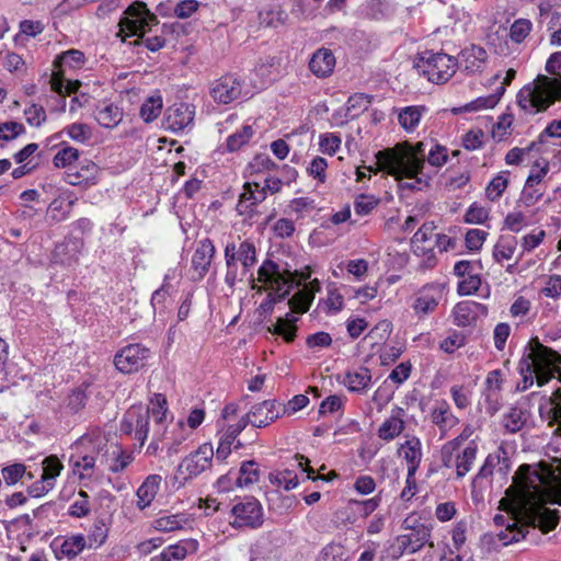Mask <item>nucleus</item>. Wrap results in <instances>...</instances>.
Listing matches in <instances>:
<instances>
[{"mask_svg": "<svg viewBox=\"0 0 561 561\" xmlns=\"http://www.w3.org/2000/svg\"><path fill=\"white\" fill-rule=\"evenodd\" d=\"M546 71L560 76V79L539 75L535 83L525 85L517 95L518 105L527 113L546 111L556 101L561 100V51L549 57Z\"/></svg>", "mask_w": 561, "mask_h": 561, "instance_id": "obj_1", "label": "nucleus"}, {"mask_svg": "<svg viewBox=\"0 0 561 561\" xmlns=\"http://www.w3.org/2000/svg\"><path fill=\"white\" fill-rule=\"evenodd\" d=\"M426 144L419 141L397 144L392 148L379 150L376 154L377 170L383 171L394 179L422 174L426 158Z\"/></svg>", "mask_w": 561, "mask_h": 561, "instance_id": "obj_2", "label": "nucleus"}, {"mask_svg": "<svg viewBox=\"0 0 561 561\" xmlns=\"http://www.w3.org/2000/svg\"><path fill=\"white\" fill-rule=\"evenodd\" d=\"M107 454L108 445L104 436L100 432L88 433L71 445L69 465L79 479H90L96 462L103 465L104 460L107 461Z\"/></svg>", "mask_w": 561, "mask_h": 561, "instance_id": "obj_3", "label": "nucleus"}, {"mask_svg": "<svg viewBox=\"0 0 561 561\" xmlns=\"http://www.w3.org/2000/svg\"><path fill=\"white\" fill-rule=\"evenodd\" d=\"M309 277V273L298 274L297 271L294 273L288 270L280 271L279 266L271 260L264 261L257 271L259 282L272 289L268 297L272 298L274 304L283 300L295 285H299L301 280Z\"/></svg>", "mask_w": 561, "mask_h": 561, "instance_id": "obj_4", "label": "nucleus"}, {"mask_svg": "<svg viewBox=\"0 0 561 561\" xmlns=\"http://www.w3.org/2000/svg\"><path fill=\"white\" fill-rule=\"evenodd\" d=\"M419 73L424 75L428 81L440 84L447 82L456 72L457 60L445 53L423 51L414 60Z\"/></svg>", "mask_w": 561, "mask_h": 561, "instance_id": "obj_5", "label": "nucleus"}, {"mask_svg": "<svg viewBox=\"0 0 561 561\" xmlns=\"http://www.w3.org/2000/svg\"><path fill=\"white\" fill-rule=\"evenodd\" d=\"M124 14L125 16L118 23L119 32L117 33L118 36H123V41L127 36L144 38L146 26L158 24L157 16L148 10L145 2H134Z\"/></svg>", "mask_w": 561, "mask_h": 561, "instance_id": "obj_6", "label": "nucleus"}, {"mask_svg": "<svg viewBox=\"0 0 561 561\" xmlns=\"http://www.w3.org/2000/svg\"><path fill=\"white\" fill-rule=\"evenodd\" d=\"M477 454L478 445L473 440L462 447L443 445L440 448V461L445 468L455 469L457 479H462L471 471Z\"/></svg>", "mask_w": 561, "mask_h": 561, "instance_id": "obj_7", "label": "nucleus"}, {"mask_svg": "<svg viewBox=\"0 0 561 561\" xmlns=\"http://www.w3.org/2000/svg\"><path fill=\"white\" fill-rule=\"evenodd\" d=\"M399 535L388 548L392 559H399L404 553L413 554L430 542L432 528L428 525L416 526V529L405 530Z\"/></svg>", "mask_w": 561, "mask_h": 561, "instance_id": "obj_8", "label": "nucleus"}, {"mask_svg": "<svg viewBox=\"0 0 561 561\" xmlns=\"http://www.w3.org/2000/svg\"><path fill=\"white\" fill-rule=\"evenodd\" d=\"M233 528H259L263 524V510L254 497H244L231 508Z\"/></svg>", "mask_w": 561, "mask_h": 561, "instance_id": "obj_9", "label": "nucleus"}, {"mask_svg": "<svg viewBox=\"0 0 561 561\" xmlns=\"http://www.w3.org/2000/svg\"><path fill=\"white\" fill-rule=\"evenodd\" d=\"M514 485L520 499L526 503L539 500L543 493L542 477L537 471L531 470L528 465L518 468L514 476Z\"/></svg>", "mask_w": 561, "mask_h": 561, "instance_id": "obj_10", "label": "nucleus"}, {"mask_svg": "<svg viewBox=\"0 0 561 561\" xmlns=\"http://www.w3.org/2000/svg\"><path fill=\"white\" fill-rule=\"evenodd\" d=\"M214 450L211 445L204 444L186 456L178 467V474L184 480L193 479L211 467Z\"/></svg>", "mask_w": 561, "mask_h": 561, "instance_id": "obj_11", "label": "nucleus"}, {"mask_svg": "<svg viewBox=\"0 0 561 561\" xmlns=\"http://www.w3.org/2000/svg\"><path fill=\"white\" fill-rule=\"evenodd\" d=\"M121 432L126 435L135 434L140 445H144L149 433V409L142 405L130 407L121 422Z\"/></svg>", "mask_w": 561, "mask_h": 561, "instance_id": "obj_12", "label": "nucleus"}, {"mask_svg": "<svg viewBox=\"0 0 561 561\" xmlns=\"http://www.w3.org/2000/svg\"><path fill=\"white\" fill-rule=\"evenodd\" d=\"M149 355V348L140 344H129L115 355L114 364L123 374H131L145 366Z\"/></svg>", "mask_w": 561, "mask_h": 561, "instance_id": "obj_13", "label": "nucleus"}, {"mask_svg": "<svg viewBox=\"0 0 561 561\" xmlns=\"http://www.w3.org/2000/svg\"><path fill=\"white\" fill-rule=\"evenodd\" d=\"M282 415V403L276 400H266L252 407L245 414L254 427H265Z\"/></svg>", "mask_w": 561, "mask_h": 561, "instance_id": "obj_14", "label": "nucleus"}, {"mask_svg": "<svg viewBox=\"0 0 561 561\" xmlns=\"http://www.w3.org/2000/svg\"><path fill=\"white\" fill-rule=\"evenodd\" d=\"M266 198L265 188H261L256 182H247L243 192L239 196L237 211L239 215L252 218L255 214V206Z\"/></svg>", "mask_w": 561, "mask_h": 561, "instance_id": "obj_15", "label": "nucleus"}, {"mask_svg": "<svg viewBox=\"0 0 561 561\" xmlns=\"http://www.w3.org/2000/svg\"><path fill=\"white\" fill-rule=\"evenodd\" d=\"M195 115L194 106L187 103H180L169 107L165 112V128L172 131H181L193 123Z\"/></svg>", "mask_w": 561, "mask_h": 561, "instance_id": "obj_16", "label": "nucleus"}, {"mask_svg": "<svg viewBox=\"0 0 561 561\" xmlns=\"http://www.w3.org/2000/svg\"><path fill=\"white\" fill-rule=\"evenodd\" d=\"M488 59L485 49L478 45H471L461 50L459 58L456 59L458 67L469 75H473L483 70Z\"/></svg>", "mask_w": 561, "mask_h": 561, "instance_id": "obj_17", "label": "nucleus"}, {"mask_svg": "<svg viewBox=\"0 0 561 561\" xmlns=\"http://www.w3.org/2000/svg\"><path fill=\"white\" fill-rule=\"evenodd\" d=\"M405 410L401 407H393L389 417H387L378 428V437L390 442L401 435L405 428Z\"/></svg>", "mask_w": 561, "mask_h": 561, "instance_id": "obj_18", "label": "nucleus"}, {"mask_svg": "<svg viewBox=\"0 0 561 561\" xmlns=\"http://www.w3.org/2000/svg\"><path fill=\"white\" fill-rule=\"evenodd\" d=\"M53 547L57 559L72 560L87 548V538L82 534L56 538Z\"/></svg>", "mask_w": 561, "mask_h": 561, "instance_id": "obj_19", "label": "nucleus"}, {"mask_svg": "<svg viewBox=\"0 0 561 561\" xmlns=\"http://www.w3.org/2000/svg\"><path fill=\"white\" fill-rule=\"evenodd\" d=\"M210 93L216 102L228 104L240 96L241 85L233 76H224L215 82Z\"/></svg>", "mask_w": 561, "mask_h": 561, "instance_id": "obj_20", "label": "nucleus"}, {"mask_svg": "<svg viewBox=\"0 0 561 561\" xmlns=\"http://www.w3.org/2000/svg\"><path fill=\"white\" fill-rule=\"evenodd\" d=\"M430 416L432 423L438 427L440 438L445 437L459 423V419L453 413L450 405L445 400L435 403Z\"/></svg>", "mask_w": 561, "mask_h": 561, "instance_id": "obj_21", "label": "nucleus"}, {"mask_svg": "<svg viewBox=\"0 0 561 561\" xmlns=\"http://www.w3.org/2000/svg\"><path fill=\"white\" fill-rule=\"evenodd\" d=\"M320 283L318 279L311 280L304 288L299 289L289 300L288 305L290 310L285 316L291 313H305L309 310L310 305L314 298V293L319 291Z\"/></svg>", "mask_w": 561, "mask_h": 561, "instance_id": "obj_22", "label": "nucleus"}, {"mask_svg": "<svg viewBox=\"0 0 561 561\" xmlns=\"http://www.w3.org/2000/svg\"><path fill=\"white\" fill-rule=\"evenodd\" d=\"M408 465L409 477H414L422 461V443L419 437L410 436L398 449Z\"/></svg>", "mask_w": 561, "mask_h": 561, "instance_id": "obj_23", "label": "nucleus"}, {"mask_svg": "<svg viewBox=\"0 0 561 561\" xmlns=\"http://www.w3.org/2000/svg\"><path fill=\"white\" fill-rule=\"evenodd\" d=\"M198 542L195 539L180 540L165 547L161 553L152 557L150 561H182L188 553L197 551Z\"/></svg>", "mask_w": 561, "mask_h": 561, "instance_id": "obj_24", "label": "nucleus"}, {"mask_svg": "<svg viewBox=\"0 0 561 561\" xmlns=\"http://www.w3.org/2000/svg\"><path fill=\"white\" fill-rule=\"evenodd\" d=\"M215 252V245L211 240L204 239L199 241L192 257V267L198 278H203L208 272Z\"/></svg>", "mask_w": 561, "mask_h": 561, "instance_id": "obj_25", "label": "nucleus"}, {"mask_svg": "<svg viewBox=\"0 0 561 561\" xmlns=\"http://www.w3.org/2000/svg\"><path fill=\"white\" fill-rule=\"evenodd\" d=\"M335 57L333 53L328 48L318 49L309 61L310 71L318 78L329 77L334 69Z\"/></svg>", "mask_w": 561, "mask_h": 561, "instance_id": "obj_26", "label": "nucleus"}, {"mask_svg": "<svg viewBox=\"0 0 561 561\" xmlns=\"http://www.w3.org/2000/svg\"><path fill=\"white\" fill-rule=\"evenodd\" d=\"M80 242L77 240H68L55 247L53 252V261L56 264L71 266L79 260Z\"/></svg>", "mask_w": 561, "mask_h": 561, "instance_id": "obj_27", "label": "nucleus"}, {"mask_svg": "<svg viewBox=\"0 0 561 561\" xmlns=\"http://www.w3.org/2000/svg\"><path fill=\"white\" fill-rule=\"evenodd\" d=\"M162 478L159 474H151L140 484L137 490V506L145 510L154 500L161 484Z\"/></svg>", "mask_w": 561, "mask_h": 561, "instance_id": "obj_28", "label": "nucleus"}, {"mask_svg": "<svg viewBox=\"0 0 561 561\" xmlns=\"http://www.w3.org/2000/svg\"><path fill=\"white\" fill-rule=\"evenodd\" d=\"M299 318H267L266 327L272 334L282 335L286 341H293L296 334V321Z\"/></svg>", "mask_w": 561, "mask_h": 561, "instance_id": "obj_29", "label": "nucleus"}, {"mask_svg": "<svg viewBox=\"0 0 561 561\" xmlns=\"http://www.w3.org/2000/svg\"><path fill=\"white\" fill-rule=\"evenodd\" d=\"M188 526H191V520L186 514L165 515L153 522L154 529L163 533L185 529Z\"/></svg>", "mask_w": 561, "mask_h": 561, "instance_id": "obj_30", "label": "nucleus"}, {"mask_svg": "<svg viewBox=\"0 0 561 561\" xmlns=\"http://www.w3.org/2000/svg\"><path fill=\"white\" fill-rule=\"evenodd\" d=\"M96 122L105 128L116 127L123 119V111L114 104L98 107L94 112Z\"/></svg>", "mask_w": 561, "mask_h": 561, "instance_id": "obj_31", "label": "nucleus"}, {"mask_svg": "<svg viewBox=\"0 0 561 561\" xmlns=\"http://www.w3.org/2000/svg\"><path fill=\"white\" fill-rule=\"evenodd\" d=\"M371 374L366 367L348 371L344 378V385L352 392H364L370 385Z\"/></svg>", "mask_w": 561, "mask_h": 561, "instance_id": "obj_32", "label": "nucleus"}, {"mask_svg": "<svg viewBox=\"0 0 561 561\" xmlns=\"http://www.w3.org/2000/svg\"><path fill=\"white\" fill-rule=\"evenodd\" d=\"M530 519L534 528L538 527L542 533H549L559 524L560 515L558 511L539 507Z\"/></svg>", "mask_w": 561, "mask_h": 561, "instance_id": "obj_33", "label": "nucleus"}, {"mask_svg": "<svg viewBox=\"0 0 561 561\" xmlns=\"http://www.w3.org/2000/svg\"><path fill=\"white\" fill-rule=\"evenodd\" d=\"M162 33H163V35H154V36L144 38L142 42H144L145 46L151 51H157L165 45V43L168 41L165 37L167 34L180 35V34L184 33V26H183V24H181L179 22H175L172 24H163Z\"/></svg>", "mask_w": 561, "mask_h": 561, "instance_id": "obj_34", "label": "nucleus"}, {"mask_svg": "<svg viewBox=\"0 0 561 561\" xmlns=\"http://www.w3.org/2000/svg\"><path fill=\"white\" fill-rule=\"evenodd\" d=\"M371 102V96L364 93H356L348 98L345 108L344 118L351 121L356 118L360 113L366 111Z\"/></svg>", "mask_w": 561, "mask_h": 561, "instance_id": "obj_35", "label": "nucleus"}, {"mask_svg": "<svg viewBox=\"0 0 561 561\" xmlns=\"http://www.w3.org/2000/svg\"><path fill=\"white\" fill-rule=\"evenodd\" d=\"M148 409L149 415L151 414L156 421L157 430L165 431L163 425L168 417V402L165 396L154 393L150 399V408Z\"/></svg>", "mask_w": 561, "mask_h": 561, "instance_id": "obj_36", "label": "nucleus"}, {"mask_svg": "<svg viewBox=\"0 0 561 561\" xmlns=\"http://www.w3.org/2000/svg\"><path fill=\"white\" fill-rule=\"evenodd\" d=\"M236 262L240 261L244 274L256 263V249L252 241L244 240L239 247L234 244Z\"/></svg>", "mask_w": 561, "mask_h": 561, "instance_id": "obj_37", "label": "nucleus"}, {"mask_svg": "<svg viewBox=\"0 0 561 561\" xmlns=\"http://www.w3.org/2000/svg\"><path fill=\"white\" fill-rule=\"evenodd\" d=\"M111 449L107 461L104 460L102 466H106L114 473L122 472L131 462V456L122 451L118 446H111Z\"/></svg>", "mask_w": 561, "mask_h": 561, "instance_id": "obj_38", "label": "nucleus"}, {"mask_svg": "<svg viewBox=\"0 0 561 561\" xmlns=\"http://www.w3.org/2000/svg\"><path fill=\"white\" fill-rule=\"evenodd\" d=\"M237 472L236 484L243 488L259 481V468L254 460L243 461Z\"/></svg>", "mask_w": 561, "mask_h": 561, "instance_id": "obj_39", "label": "nucleus"}, {"mask_svg": "<svg viewBox=\"0 0 561 561\" xmlns=\"http://www.w3.org/2000/svg\"><path fill=\"white\" fill-rule=\"evenodd\" d=\"M424 111V106H407L399 113L398 121L405 130H413L419 125Z\"/></svg>", "mask_w": 561, "mask_h": 561, "instance_id": "obj_40", "label": "nucleus"}, {"mask_svg": "<svg viewBox=\"0 0 561 561\" xmlns=\"http://www.w3.org/2000/svg\"><path fill=\"white\" fill-rule=\"evenodd\" d=\"M526 421L525 412L520 408L513 407L504 414L502 423L510 433H517L524 427Z\"/></svg>", "mask_w": 561, "mask_h": 561, "instance_id": "obj_41", "label": "nucleus"}, {"mask_svg": "<svg viewBox=\"0 0 561 561\" xmlns=\"http://www.w3.org/2000/svg\"><path fill=\"white\" fill-rule=\"evenodd\" d=\"M51 90L65 96L76 93L81 87L78 80H65L60 72H54L50 79Z\"/></svg>", "mask_w": 561, "mask_h": 561, "instance_id": "obj_42", "label": "nucleus"}, {"mask_svg": "<svg viewBox=\"0 0 561 561\" xmlns=\"http://www.w3.org/2000/svg\"><path fill=\"white\" fill-rule=\"evenodd\" d=\"M187 433L183 422H178L171 433V436H165L164 447L167 448L168 455L178 454L180 446L186 439Z\"/></svg>", "mask_w": 561, "mask_h": 561, "instance_id": "obj_43", "label": "nucleus"}, {"mask_svg": "<svg viewBox=\"0 0 561 561\" xmlns=\"http://www.w3.org/2000/svg\"><path fill=\"white\" fill-rule=\"evenodd\" d=\"M91 504L89 495L85 491H79L77 497L70 504L68 508V515L76 518H82L90 514Z\"/></svg>", "mask_w": 561, "mask_h": 561, "instance_id": "obj_44", "label": "nucleus"}, {"mask_svg": "<svg viewBox=\"0 0 561 561\" xmlns=\"http://www.w3.org/2000/svg\"><path fill=\"white\" fill-rule=\"evenodd\" d=\"M526 530L525 526H517V523L514 522L512 525H507V527L503 530H501L496 537L499 541L502 542L503 546H507L513 542H518L522 539L526 538Z\"/></svg>", "mask_w": 561, "mask_h": 561, "instance_id": "obj_45", "label": "nucleus"}, {"mask_svg": "<svg viewBox=\"0 0 561 561\" xmlns=\"http://www.w3.org/2000/svg\"><path fill=\"white\" fill-rule=\"evenodd\" d=\"M225 260L227 265V273L225 282L229 287H233L238 277V266L236 264L234 242H228L225 247Z\"/></svg>", "mask_w": 561, "mask_h": 561, "instance_id": "obj_46", "label": "nucleus"}, {"mask_svg": "<svg viewBox=\"0 0 561 561\" xmlns=\"http://www.w3.org/2000/svg\"><path fill=\"white\" fill-rule=\"evenodd\" d=\"M170 290L168 289L167 284H162L160 288H158L151 297V305L153 307L154 313L163 314L169 312V305L172 304L169 298Z\"/></svg>", "mask_w": 561, "mask_h": 561, "instance_id": "obj_47", "label": "nucleus"}, {"mask_svg": "<svg viewBox=\"0 0 561 561\" xmlns=\"http://www.w3.org/2000/svg\"><path fill=\"white\" fill-rule=\"evenodd\" d=\"M87 388L88 386L76 388L68 394L65 404L71 413H78L85 407L89 397Z\"/></svg>", "mask_w": 561, "mask_h": 561, "instance_id": "obj_48", "label": "nucleus"}, {"mask_svg": "<svg viewBox=\"0 0 561 561\" xmlns=\"http://www.w3.org/2000/svg\"><path fill=\"white\" fill-rule=\"evenodd\" d=\"M73 201L65 202L60 198H55L48 206V215L53 221L59 222L68 218Z\"/></svg>", "mask_w": 561, "mask_h": 561, "instance_id": "obj_49", "label": "nucleus"}, {"mask_svg": "<svg viewBox=\"0 0 561 561\" xmlns=\"http://www.w3.org/2000/svg\"><path fill=\"white\" fill-rule=\"evenodd\" d=\"M62 133H66L73 141L85 144L92 138V129L83 123H73L67 126Z\"/></svg>", "mask_w": 561, "mask_h": 561, "instance_id": "obj_50", "label": "nucleus"}, {"mask_svg": "<svg viewBox=\"0 0 561 561\" xmlns=\"http://www.w3.org/2000/svg\"><path fill=\"white\" fill-rule=\"evenodd\" d=\"M253 134L254 131L252 126H243L240 130L236 131L227 138V149L231 152L239 150L243 145L249 142Z\"/></svg>", "mask_w": 561, "mask_h": 561, "instance_id": "obj_51", "label": "nucleus"}, {"mask_svg": "<svg viewBox=\"0 0 561 561\" xmlns=\"http://www.w3.org/2000/svg\"><path fill=\"white\" fill-rule=\"evenodd\" d=\"M271 481L286 491L295 489L299 484L298 474L290 469L278 471L271 476Z\"/></svg>", "mask_w": 561, "mask_h": 561, "instance_id": "obj_52", "label": "nucleus"}, {"mask_svg": "<svg viewBox=\"0 0 561 561\" xmlns=\"http://www.w3.org/2000/svg\"><path fill=\"white\" fill-rule=\"evenodd\" d=\"M533 23L527 19H518L514 21L510 28V37L512 42L520 44L529 35Z\"/></svg>", "mask_w": 561, "mask_h": 561, "instance_id": "obj_53", "label": "nucleus"}, {"mask_svg": "<svg viewBox=\"0 0 561 561\" xmlns=\"http://www.w3.org/2000/svg\"><path fill=\"white\" fill-rule=\"evenodd\" d=\"M162 110V100L160 96L149 98L140 107V116L146 123L156 119Z\"/></svg>", "mask_w": 561, "mask_h": 561, "instance_id": "obj_54", "label": "nucleus"}, {"mask_svg": "<svg viewBox=\"0 0 561 561\" xmlns=\"http://www.w3.org/2000/svg\"><path fill=\"white\" fill-rule=\"evenodd\" d=\"M486 313L485 306L472 300L457 304L454 310V316H484Z\"/></svg>", "mask_w": 561, "mask_h": 561, "instance_id": "obj_55", "label": "nucleus"}, {"mask_svg": "<svg viewBox=\"0 0 561 561\" xmlns=\"http://www.w3.org/2000/svg\"><path fill=\"white\" fill-rule=\"evenodd\" d=\"M379 204L374 195L360 194L354 201V210L359 216L369 215Z\"/></svg>", "mask_w": 561, "mask_h": 561, "instance_id": "obj_56", "label": "nucleus"}, {"mask_svg": "<svg viewBox=\"0 0 561 561\" xmlns=\"http://www.w3.org/2000/svg\"><path fill=\"white\" fill-rule=\"evenodd\" d=\"M79 158V150L66 146L61 148L54 157L53 163L56 168H66L71 165Z\"/></svg>", "mask_w": 561, "mask_h": 561, "instance_id": "obj_57", "label": "nucleus"}, {"mask_svg": "<svg viewBox=\"0 0 561 561\" xmlns=\"http://www.w3.org/2000/svg\"><path fill=\"white\" fill-rule=\"evenodd\" d=\"M497 104L496 96H481L476 99L472 102L467 103L466 105L454 108V113H462V112H477L482 108H492Z\"/></svg>", "mask_w": 561, "mask_h": 561, "instance_id": "obj_58", "label": "nucleus"}, {"mask_svg": "<svg viewBox=\"0 0 561 561\" xmlns=\"http://www.w3.org/2000/svg\"><path fill=\"white\" fill-rule=\"evenodd\" d=\"M1 473L7 485H14L26 473V467L23 463L16 462L3 467Z\"/></svg>", "mask_w": 561, "mask_h": 561, "instance_id": "obj_59", "label": "nucleus"}, {"mask_svg": "<svg viewBox=\"0 0 561 561\" xmlns=\"http://www.w3.org/2000/svg\"><path fill=\"white\" fill-rule=\"evenodd\" d=\"M465 334L454 331L440 342L439 347L443 352L447 354H453L456 350L465 346Z\"/></svg>", "mask_w": 561, "mask_h": 561, "instance_id": "obj_60", "label": "nucleus"}, {"mask_svg": "<svg viewBox=\"0 0 561 561\" xmlns=\"http://www.w3.org/2000/svg\"><path fill=\"white\" fill-rule=\"evenodd\" d=\"M25 133L23 124L18 122L0 123V140L10 141Z\"/></svg>", "mask_w": 561, "mask_h": 561, "instance_id": "obj_61", "label": "nucleus"}, {"mask_svg": "<svg viewBox=\"0 0 561 561\" xmlns=\"http://www.w3.org/2000/svg\"><path fill=\"white\" fill-rule=\"evenodd\" d=\"M508 181L503 175L495 176L488 185L485 190L486 197L494 202L499 199L503 192L506 190Z\"/></svg>", "mask_w": 561, "mask_h": 561, "instance_id": "obj_62", "label": "nucleus"}, {"mask_svg": "<svg viewBox=\"0 0 561 561\" xmlns=\"http://www.w3.org/2000/svg\"><path fill=\"white\" fill-rule=\"evenodd\" d=\"M489 218V210L477 203H473L465 214L467 224H484Z\"/></svg>", "mask_w": 561, "mask_h": 561, "instance_id": "obj_63", "label": "nucleus"}, {"mask_svg": "<svg viewBox=\"0 0 561 561\" xmlns=\"http://www.w3.org/2000/svg\"><path fill=\"white\" fill-rule=\"evenodd\" d=\"M486 237H488V232L484 230L470 229L466 233V238H465L466 247L470 251H479L482 248Z\"/></svg>", "mask_w": 561, "mask_h": 561, "instance_id": "obj_64", "label": "nucleus"}]
</instances>
